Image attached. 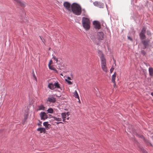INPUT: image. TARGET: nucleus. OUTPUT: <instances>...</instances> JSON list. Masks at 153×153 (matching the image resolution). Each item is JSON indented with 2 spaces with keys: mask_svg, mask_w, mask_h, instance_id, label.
Masks as SVG:
<instances>
[{
  "mask_svg": "<svg viewBox=\"0 0 153 153\" xmlns=\"http://www.w3.org/2000/svg\"><path fill=\"white\" fill-rule=\"evenodd\" d=\"M71 10L73 13L75 15L79 16L82 13V8L80 5L76 3H74L71 5Z\"/></svg>",
  "mask_w": 153,
  "mask_h": 153,
  "instance_id": "nucleus-1",
  "label": "nucleus"
},
{
  "mask_svg": "<svg viewBox=\"0 0 153 153\" xmlns=\"http://www.w3.org/2000/svg\"><path fill=\"white\" fill-rule=\"evenodd\" d=\"M82 24L83 27L87 30L90 27L91 22L89 18L83 17L82 19Z\"/></svg>",
  "mask_w": 153,
  "mask_h": 153,
  "instance_id": "nucleus-2",
  "label": "nucleus"
},
{
  "mask_svg": "<svg viewBox=\"0 0 153 153\" xmlns=\"http://www.w3.org/2000/svg\"><path fill=\"white\" fill-rule=\"evenodd\" d=\"M48 87L51 90L54 89L55 88H60V85L58 82L56 81L54 84L52 83H49L48 86Z\"/></svg>",
  "mask_w": 153,
  "mask_h": 153,
  "instance_id": "nucleus-3",
  "label": "nucleus"
},
{
  "mask_svg": "<svg viewBox=\"0 0 153 153\" xmlns=\"http://www.w3.org/2000/svg\"><path fill=\"white\" fill-rule=\"evenodd\" d=\"M104 34L102 32H100L97 33L96 38L99 40H102L104 39Z\"/></svg>",
  "mask_w": 153,
  "mask_h": 153,
  "instance_id": "nucleus-4",
  "label": "nucleus"
},
{
  "mask_svg": "<svg viewBox=\"0 0 153 153\" xmlns=\"http://www.w3.org/2000/svg\"><path fill=\"white\" fill-rule=\"evenodd\" d=\"M137 137H140L143 139L144 141L147 144L148 146H152V145L150 143L149 141L147 139H146L143 137V136L142 134H136Z\"/></svg>",
  "mask_w": 153,
  "mask_h": 153,
  "instance_id": "nucleus-5",
  "label": "nucleus"
},
{
  "mask_svg": "<svg viewBox=\"0 0 153 153\" xmlns=\"http://www.w3.org/2000/svg\"><path fill=\"white\" fill-rule=\"evenodd\" d=\"M93 25L95 28L100 29L101 28V25L100 23L98 21H94L93 22Z\"/></svg>",
  "mask_w": 153,
  "mask_h": 153,
  "instance_id": "nucleus-6",
  "label": "nucleus"
},
{
  "mask_svg": "<svg viewBox=\"0 0 153 153\" xmlns=\"http://www.w3.org/2000/svg\"><path fill=\"white\" fill-rule=\"evenodd\" d=\"M101 65H106V61L104 55L102 53L100 56Z\"/></svg>",
  "mask_w": 153,
  "mask_h": 153,
  "instance_id": "nucleus-7",
  "label": "nucleus"
},
{
  "mask_svg": "<svg viewBox=\"0 0 153 153\" xmlns=\"http://www.w3.org/2000/svg\"><path fill=\"white\" fill-rule=\"evenodd\" d=\"M64 6L68 11H71V4L67 2H65L63 4Z\"/></svg>",
  "mask_w": 153,
  "mask_h": 153,
  "instance_id": "nucleus-8",
  "label": "nucleus"
},
{
  "mask_svg": "<svg viewBox=\"0 0 153 153\" xmlns=\"http://www.w3.org/2000/svg\"><path fill=\"white\" fill-rule=\"evenodd\" d=\"M41 120H45L48 118V116L45 112H42L40 114Z\"/></svg>",
  "mask_w": 153,
  "mask_h": 153,
  "instance_id": "nucleus-9",
  "label": "nucleus"
},
{
  "mask_svg": "<svg viewBox=\"0 0 153 153\" xmlns=\"http://www.w3.org/2000/svg\"><path fill=\"white\" fill-rule=\"evenodd\" d=\"M47 101L50 102L54 103L56 101V98L53 97H50L48 98Z\"/></svg>",
  "mask_w": 153,
  "mask_h": 153,
  "instance_id": "nucleus-10",
  "label": "nucleus"
},
{
  "mask_svg": "<svg viewBox=\"0 0 153 153\" xmlns=\"http://www.w3.org/2000/svg\"><path fill=\"white\" fill-rule=\"evenodd\" d=\"M149 41L150 40H144L142 41V43L144 45V49H145L147 47L149 43Z\"/></svg>",
  "mask_w": 153,
  "mask_h": 153,
  "instance_id": "nucleus-11",
  "label": "nucleus"
},
{
  "mask_svg": "<svg viewBox=\"0 0 153 153\" xmlns=\"http://www.w3.org/2000/svg\"><path fill=\"white\" fill-rule=\"evenodd\" d=\"M116 73L115 72L114 74H113L112 76V79H111V81L112 82H113L114 85H116V82L115 81L116 76Z\"/></svg>",
  "mask_w": 153,
  "mask_h": 153,
  "instance_id": "nucleus-12",
  "label": "nucleus"
},
{
  "mask_svg": "<svg viewBox=\"0 0 153 153\" xmlns=\"http://www.w3.org/2000/svg\"><path fill=\"white\" fill-rule=\"evenodd\" d=\"M61 115L63 119V121L64 122H67V121H66L65 119L66 118V113H62L61 114Z\"/></svg>",
  "mask_w": 153,
  "mask_h": 153,
  "instance_id": "nucleus-13",
  "label": "nucleus"
},
{
  "mask_svg": "<svg viewBox=\"0 0 153 153\" xmlns=\"http://www.w3.org/2000/svg\"><path fill=\"white\" fill-rule=\"evenodd\" d=\"M73 93L74 97L76 98H78L79 99V102H80L79 99V97L76 91L75 90V92Z\"/></svg>",
  "mask_w": 153,
  "mask_h": 153,
  "instance_id": "nucleus-14",
  "label": "nucleus"
},
{
  "mask_svg": "<svg viewBox=\"0 0 153 153\" xmlns=\"http://www.w3.org/2000/svg\"><path fill=\"white\" fill-rule=\"evenodd\" d=\"M101 68L102 70L105 72H106L107 71V68L106 65H101Z\"/></svg>",
  "mask_w": 153,
  "mask_h": 153,
  "instance_id": "nucleus-15",
  "label": "nucleus"
},
{
  "mask_svg": "<svg viewBox=\"0 0 153 153\" xmlns=\"http://www.w3.org/2000/svg\"><path fill=\"white\" fill-rule=\"evenodd\" d=\"M149 71L150 75L152 76L153 75V68L152 67L149 68Z\"/></svg>",
  "mask_w": 153,
  "mask_h": 153,
  "instance_id": "nucleus-16",
  "label": "nucleus"
},
{
  "mask_svg": "<svg viewBox=\"0 0 153 153\" xmlns=\"http://www.w3.org/2000/svg\"><path fill=\"white\" fill-rule=\"evenodd\" d=\"M140 36L141 39H144L146 38V36L145 35V33H140Z\"/></svg>",
  "mask_w": 153,
  "mask_h": 153,
  "instance_id": "nucleus-17",
  "label": "nucleus"
},
{
  "mask_svg": "<svg viewBox=\"0 0 153 153\" xmlns=\"http://www.w3.org/2000/svg\"><path fill=\"white\" fill-rule=\"evenodd\" d=\"M37 130L39 131H40V133H45V129L43 128H39L37 129Z\"/></svg>",
  "mask_w": 153,
  "mask_h": 153,
  "instance_id": "nucleus-18",
  "label": "nucleus"
},
{
  "mask_svg": "<svg viewBox=\"0 0 153 153\" xmlns=\"http://www.w3.org/2000/svg\"><path fill=\"white\" fill-rule=\"evenodd\" d=\"M93 4L96 6L99 7V4H101V5L102 6V4L101 3L98 2L97 1H95L93 3Z\"/></svg>",
  "mask_w": 153,
  "mask_h": 153,
  "instance_id": "nucleus-19",
  "label": "nucleus"
},
{
  "mask_svg": "<svg viewBox=\"0 0 153 153\" xmlns=\"http://www.w3.org/2000/svg\"><path fill=\"white\" fill-rule=\"evenodd\" d=\"M52 117L53 118L54 120L57 121H59L62 120V118H61L56 117Z\"/></svg>",
  "mask_w": 153,
  "mask_h": 153,
  "instance_id": "nucleus-20",
  "label": "nucleus"
},
{
  "mask_svg": "<svg viewBox=\"0 0 153 153\" xmlns=\"http://www.w3.org/2000/svg\"><path fill=\"white\" fill-rule=\"evenodd\" d=\"M45 107L43 106V105H42L39 106V109L38 110H44L45 109Z\"/></svg>",
  "mask_w": 153,
  "mask_h": 153,
  "instance_id": "nucleus-21",
  "label": "nucleus"
},
{
  "mask_svg": "<svg viewBox=\"0 0 153 153\" xmlns=\"http://www.w3.org/2000/svg\"><path fill=\"white\" fill-rule=\"evenodd\" d=\"M49 68L51 70H52L53 71H56V68L53 67V65H50L48 66Z\"/></svg>",
  "mask_w": 153,
  "mask_h": 153,
  "instance_id": "nucleus-22",
  "label": "nucleus"
},
{
  "mask_svg": "<svg viewBox=\"0 0 153 153\" xmlns=\"http://www.w3.org/2000/svg\"><path fill=\"white\" fill-rule=\"evenodd\" d=\"M48 113L52 114L53 113V110L52 108H50L47 110Z\"/></svg>",
  "mask_w": 153,
  "mask_h": 153,
  "instance_id": "nucleus-23",
  "label": "nucleus"
},
{
  "mask_svg": "<svg viewBox=\"0 0 153 153\" xmlns=\"http://www.w3.org/2000/svg\"><path fill=\"white\" fill-rule=\"evenodd\" d=\"M140 149L143 153H147V152L144 150L143 147H140Z\"/></svg>",
  "mask_w": 153,
  "mask_h": 153,
  "instance_id": "nucleus-24",
  "label": "nucleus"
},
{
  "mask_svg": "<svg viewBox=\"0 0 153 153\" xmlns=\"http://www.w3.org/2000/svg\"><path fill=\"white\" fill-rule=\"evenodd\" d=\"M43 125L46 128H47L48 127L49 124L47 122H45L43 123Z\"/></svg>",
  "mask_w": 153,
  "mask_h": 153,
  "instance_id": "nucleus-25",
  "label": "nucleus"
},
{
  "mask_svg": "<svg viewBox=\"0 0 153 153\" xmlns=\"http://www.w3.org/2000/svg\"><path fill=\"white\" fill-rule=\"evenodd\" d=\"M146 28L145 27H143L142 30H141V32H140V33H145V32H146Z\"/></svg>",
  "mask_w": 153,
  "mask_h": 153,
  "instance_id": "nucleus-26",
  "label": "nucleus"
},
{
  "mask_svg": "<svg viewBox=\"0 0 153 153\" xmlns=\"http://www.w3.org/2000/svg\"><path fill=\"white\" fill-rule=\"evenodd\" d=\"M52 58L54 60H55L56 61V63H58V59L55 56H53Z\"/></svg>",
  "mask_w": 153,
  "mask_h": 153,
  "instance_id": "nucleus-27",
  "label": "nucleus"
},
{
  "mask_svg": "<svg viewBox=\"0 0 153 153\" xmlns=\"http://www.w3.org/2000/svg\"><path fill=\"white\" fill-rule=\"evenodd\" d=\"M65 80H66V81L67 82H68V84H69V85H71V84H72V82L71 81H69V80H68V79H65Z\"/></svg>",
  "mask_w": 153,
  "mask_h": 153,
  "instance_id": "nucleus-28",
  "label": "nucleus"
},
{
  "mask_svg": "<svg viewBox=\"0 0 153 153\" xmlns=\"http://www.w3.org/2000/svg\"><path fill=\"white\" fill-rule=\"evenodd\" d=\"M39 37H40V39L42 40V42L43 43H44V44H45V39H42V37L40 36H39Z\"/></svg>",
  "mask_w": 153,
  "mask_h": 153,
  "instance_id": "nucleus-29",
  "label": "nucleus"
},
{
  "mask_svg": "<svg viewBox=\"0 0 153 153\" xmlns=\"http://www.w3.org/2000/svg\"><path fill=\"white\" fill-rule=\"evenodd\" d=\"M53 63V62L52 60H51L48 64V66L51 65Z\"/></svg>",
  "mask_w": 153,
  "mask_h": 153,
  "instance_id": "nucleus-30",
  "label": "nucleus"
},
{
  "mask_svg": "<svg viewBox=\"0 0 153 153\" xmlns=\"http://www.w3.org/2000/svg\"><path fill=\"white\" fill-rule=\"evenodd\" d=\"M114 70V68H112L110 70V73H111L113 71V70Z\"/></svg>",
  "mask_w": 153,
  "mask_h": 153,
  "instance_id": "nucleus-31",
  "label": "nucleus"
},
{
  "mask_svg": "<svg viewBox=\"0 0 153 153\" xmlns=\"http://www.w3.org/2000/svg\"><path fill=\"white\" fill-rule=\"evenodd\" d=\"M141 53L144 55H145L146 53L144 50H142L141 51Z\"/></svg>",
  "mask_w": 153,
  "mask_h": 153,
  "instance_id": "nucleus-32",
  "label": "nucleus"
},
{
  "mask_svg": "<svg viewBox=\"0 0 153 153\" xmlns=\"http://www.w3.org/2000/svg\"><path fill=\"white\" fill-rule=\"evenodd\" d=\"M33 76H34V77L35 79V80H36L37 78H36V77L35 76V74H34V73H33Z\"/></svg>",
  "mask_w": 153,
  "mask_h": 153,
  "instance_id": "nucleus-33",
  "label": "nucleus"
},
{
  "mask_svg": "<svg viewBox=\"0 0 153 153\" xmlns=\"http://www.w3.org/2000/svg\"><path fill=\"white\" fill-rule=\"evenodd\" d=\"M102 6L101 4H99V7H102L103 6V4L102 3Z\"/></svg>",
  "mask_w": 153,
  "mask_h": 153,
  "instance_id": "nucleus-34",
  "label": "nucleus"
},
{
  "mask_svg": "<svg viewBox=\"0 0 153 153\" xmlns=\"http://www.w3.org/2000/svg\"><path fill=\"white\" fill-rule=\"evenodd\" d=\"M66 114V115H67L68 116L70 114L69 113V112H67Z\"/></svg>",
  "mask_w": 153,
  "mask_h": 153,
  "instance_id": "nucleus-35",
  "label": "nucleus"
},
{
  "mask_svg": "<svg viewBox=\"0 0 153 153\" xmlns=\"http://www.w3.org/2000/svg\"><path fill=\"white\" fill-rule=\"evenodd\" d=\"M128 39H130V40H132V39L131 37H128Z\"/></svg>",
  "mask_w": 153,
  "mask_h": 153,
  "instance_id": "nucleus-36",
  "label": "nucleus"
},
{
  "mask_svg": "<svg viewBox=\"0 0 153 153\" xmlns=\"http://www.w3.org/2000/svg\"><path fill=\"white\" fill-rule=\"evenodd\" d=\"M67 79H68V80H71V78L70 77H68V78H67Z\"/></svg>",
  "mask_w": 153,
  "mask_h": 153,
  "instance_id": "nucleus-37",
  "label": "nucleus"
},
{
  "mask_svg": "<svg viewBox=\"0 0 153 153\" xmlns=\"http://www.w3.org/2000/svg\"><path fill=\"white\" fill-rule=\"evenodd\" d=\"M62 123V122L56 123V124H58L59 123Z\"/></svg>",
  "mask_w": 153,
  "mask_h": 153,
  "instance_id": "nucleus-38",
  "label": "nucleus"
},
{
  "mask_svg": "<svg viewBox=\"0 0 153 153\" xmlns=\"http://www.w3.org/2000/svg\"><path fill=\"white\" fill-rule=\"evenodd\" d=\"M69 117H68L67 118L66 120H69Z\"/></svg>",
  "mask_w": 153,
  "mask_h": 153,
  "instance_id": "nucleus-39",
  "label": "nucleus"
},
{
  "mask_svg": "<svg viewBox=\"0 0 153 153\" xmlns=\"http://www.w3.org/2000/svg\"><path fill=\"white\" fill-rule=\"evenodd\" d=\"M151 95L153 97V92H152L151 93Z\"/></svg>",
  "mask_w": 153,
  "mask_h": 153,
  "instance_id": "nucleus-40",
  "label": "nucleus"
},
{
  "mask_svg": "<svg viewBox=\"0 0 153 153\" xmlns=\"http://www.w3.org/2000/svg\"><path fill=\"white\" fill-rule=\"evenodd\" d=\"M116 85H114V87H115V86Z\"/></svg>",
  "mask_w": 153,
  "mask_h": 153,
  "instance_id": "nucleus-41",
  "label": "nucleus"
},
{
  "mask_svg": "<svg viewBox=\"0 0 153 153\" xmlns=\"http://www.w3.org/2000/svg\"><path fill=\"white\" fill-rule=\"evenodd\" d=\"M152 140H153V137H152Z\"/></svg>",
  "mask_w": 153,
  "mask_h": 153,
  "instance_id": "nucleus-42",
  "label": "nucleus"
},
{
  "mask_svg": "<svg viewBox=\"0 0 153 153\" xmlns=\"http://www.w3.org/2000/svg\"><path fill=\"white\" fill-rule=\"evenodd\" d=\"M152 102H153V100H152Z\"/></svg>",
  "mask_w": 153,
  "mask_h": 153,
  "instance_id": "nucleus-43",
  "label": "nucleus"
}]
</instances>
